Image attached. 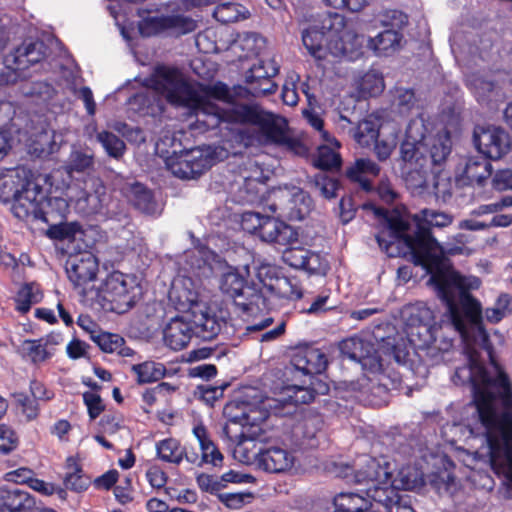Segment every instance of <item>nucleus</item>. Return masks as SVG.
<instances>
[{
	"mask_svg": "<svg viewBox=\"0 0 512 512\" xmlns=\"http://www.w3.org/2000/svg\"><path fill=\"white\" fill-rule=\"evenodd\" d=\"M431 284L437 296L447 306L451 322L466 344V352L478 374L471 379V392L484 386L485 381L495 382L499 377L510 379L498 362L494 346L483 326L480 303L470 293L467 279L447 267L430 273Z\"/></svg>",
	"mask_w": 512,
	"mask_h": 512,
	"instance_id": "1",
	"label": "nucleus"
},
{
	"mask_svg": "<svg viewBox=\"0 0 512 512\" xmlns=\"http://www.w3.org/2000/svg\"><path fill=\"white\" fill-rule=\"evenodd\" d=\"M371 209L386 223L390 239L386 240L383 232L376 235V241L389 256H393L389 252L390 246L397 242L403 243L409 249L413 263L429 274L450 266L443 247L432 234V228H444L452 224L453 217L450 214L422 209L411 218H405L397 209L388 210L372 203Z\"/></svg>",
	"mask_w": 512,
	"mask_h": 512,
	"instance_id": "2",
	"label": "nucleus"
},
{
	"mask_svg": "<svg viewBox=\"0 0 512 512\" xmlns=\"http://www.w3.org/2000/svg\"><path fill=\"white\" fill-rule=\"evenodd\" d=\"M470 405L475 409L470 432L483 437L492 459L506 461L505 477L512 482V381L499 377L495 382L485 381L475 390Z\"/></svg>",
	"mask_w": 512,
	"mask_h": 512,
	"instance_id": "3",
	"label": "nucleus"
},
{
	"mask_svg": "<svg viewBox=\"0 0 512 512\" xmlns=\"http://www.w3.org/2000/svg\"><path fill=\"white\" fill-rule=\"evenodd\" d=\"M150 81L151 88L162 93L168 103L186 108L189 116H195L197 128L213 130L225 123L230 108L207 100L176 68L158 67Z\"/></svg>",
	"mask_w": 512,
	"mask_h": 512,
	"instance_id": "4",
	"label": "nucleus"
},
{
	"mask_svg": "<svg viewBox=\"0 0 512 512\" xmlns=\"http://www.w3.org/2000/svg\"><path fill=\"white\" fill-rule=\"evenodd\" d=\"M41 194V187L33 181L32 173L16 167L0 172V201L13 202L12 213L19 220L28 217L32 208L31 198Z\"/></svg>",
	"mask_w": 512,
	"mask_h": 512,
	"instance_id": "5",
	"label": "nucleus"
},
{
	"mask_svg": "<svg viewBox=\"0 0 512 512\" xmlns=\"http://www.w3.org/2000/svg\"><path fill=\"white\" fill-rule=\"evenodd\" d=\"M328 39V52L334 57L354 59L361 54V37L347 27L346 18L336 12H326L317 25Z\"/></svg>",
	"mask_w": 512,
	"mask_h": 512,
	"instance_id": "6",
	"label": "nucleus"
},
{
	"mask_svg": "<svg viewBox=\"0 0 512 512\" xmlns=\"http://www.w3.org/2000/svg\"><path fill=\"white\" fill-rule=\"evenodd\" d=\"M100 291L107 308L118 314L133 308L142 296V287L137 278L120 271L108 274Z\"/></svg>",
	"mask_w": 512,
	"mask_h": 512,
	"instance_id": "7",
	"label": "nucleus"
},
{
	"mask_svg": "<svg viewBox=\"0 0 512 512\" xmlns=\"http://www.w3.org/2000/svg\"><path fill=\"white\" fill-rule=\"evenodd\" d=\"M224 121L257 126L269 141L277 144L287 142L285 127L279 119L272 112L264 111L256 105L242 104L230 108Z\"/></svg>",
	"mask_w": 512,
	"mask_h": 512,
	"instance_id": "8",
	"label": "nucleus"
},
{
	"mask_svg": "<svg viewBox=\"0 0 512 512\" xmlns=\"http://www.w3.org/2000/svg\"><path fill=\"white\" fill-rule=\"evenodd\" d=\"M220 290L231 297L245 314H252L267 307V299L261 289L249 285L247 279L236 269L229 270L221 276Z\"/></svg>",
	"mask_w": 512,
	"mask_h": 512,
	"instance_id": "9",
	"label": "nucleus"
},
{
	"mask_svg": "<svg viewBox=\"0 0 512 512\" xmlns=\"http://www.w3.org/2000/svg\"><path fill=\"white\" fill-rule=\"evenodd\" d=\"M408 24V15L393 9L385 13L383 25L385 29L376 36L370 37L368 47L378 57H389L401 50L406 42L403 28Z\"/></svg>",
	"mask_w": 512,
	"mask_h": 512,
	"instance_id": "10",
	"label": "nucleus"
},
{
	"mask_svg": "<svg viewBox=\"0 0 512 512\" xmlns=\"http://www.w3.org/2000/svg\"><path fill=\"white\" fill-rule=\"evenodd\" d=\"M280 66L275 59H259L244 75L245 90L253 97L272 95L278 90L274 78L279 74Z\"/></svg>",
	"mask_w": 512,
	"mask_h": 512,
	"instance_id": "11",
	"label": "nucleus"
},
{
	"mask_svg": "<svg viewBox=\"0 0 512 512\" xmlns=\"http://www.w3.org/2000/svg\"><path fill=\"white\" fill-rule=\"evenodd\" d=\"M473 143L477 150L490 160H499L511 148L510 135L501 127L477 125L473 131Z\"/></svg>",
	"mask_w": 512,
	"mask_h": 512,
	"instance_id": "12",
	"label": "nucleus"
},
{
	"mask_svg": "<svg viewBox=\"0 0 512 512\" xmlns=\"http://www.w3.org/2000/svg\"><path fill=\"white\" fill-rule=\"evenodd\" d=\"M196 27L194 19L179 14L149 16L138 22V31L142 37H151L163 32L180 36L193 32Z\"/></svg>",
	"mask_w": 512,
	"mask_h": 512,
	"instance_id": "13",
	"label": "nucleus"
},
{
	"mask_svg": "<svg viewBox=\"0 0 512 512\" xmlns=\"http://www.w3.org/2000/svg\"><path fill=\"white\" fill-rule=\"evenodd\" d=\"M323 426L322 414L310 410L304 413L291 429L290 441L294 449L304 452L317 448Z\"/></svg>",
	"mask_w": 512,
	"mask_h": 512,
	"instance_id": "14",
	"label": "nucleus"
},
{
	"mask_svg": "<svg viewBox=\"0 0 512 512\" xmlns=\"http://www.w3.org/2000/svg\"><path fill=\"white\" fill-rule=\"evenodd\" d=\"M311 386H287L284 389V396L277 400L281 407H275V414L279 416H288L297 412L298 405L310 404L315 400L317 394H326L329 386L320 381L311 382Z\"/></svg>",
	"mask_w": 512,
	"mask_h": 512,
	"instance_id": "15",
	"label": "nucleus"
},
{
	"mask_svg": "<svg viewBox=\"0 0 512 512\" xmlns=\"http://www.w3.org/2000/svg\"><path fill=\"white\" fill-rule=\"evenodd\" d=\"M33 205L29 209L28 220H41L48 226L56 222L66 219L69 205L67 201L61 197H47L44 198L42 193L31 198Z\"/></svg>",
	"mask_w": 512,
	"mask_h": 512,
	"instance_id": "16",
	"label": "nucleus"
},
{
	"mask_svg": "<svg viewBox=\"0 0 512 512\" xmlns=\"http://www.w3.org/2000/svg\"><path fill=\"white\" fill-rule=\"evenodd\" d=\"M47 46L42 40H24L5 57V63L14 71L23 72L46 58Z\"/></svg>",
	"mask_w": 512,
	"mask_h": 512,
	"instance_id": "17",
	"label": "nucleus"
},
{
	"mask_svg": "<svg viewBox=\"0 0 512 512\" xmlns=\"http://www.w3.org/2000/svg\"><path fill=\"white\" fill-rule=\"evenodd\" d=\"M368 496L383 507V512H415L393 482L387 485V480H383L381 483L371 485L368 488Z\"/></svg>",
	"mask_w": 512,
	"mask_h": 512,
	"instance_id": "18",
	"label": "nucleus"
},
{
	"mask_svg": "<svg viewBox=\"0 0 512 512\" xmlns=\"http://www.w3.org/2000/svg\"><path fill=\"white\" fill-rule=\"evenodd\" d=\"M66 273L75 287H84L97 277L99 265L91 253L71 255L66 261Z\"/></svg>",
	"mask_w": 512,
	"mask_h": 512,
	"instance_id": "19",
	"label": "nucleus"
},
{
	"mask_svg": "<svg viewBox=\"0 0 512 512\" xmlns=\"http://www.w3.org/2000/svg\"><path fill=\"white\" fill-rule=\"evenodd\" d=\"M427 150L426 143L403 141L400 146L401 159L405 163V168L409 174L416 173L418 181L416 186L425 184V177L428 173L427 169Z\"/></svg>",
	"mask_w": 512,
	"mask_h": 512,
	"instance_id": "20",
	"label": "nucleus"
},
{
	"mask_svg": "<svg viewBox=\"0 0 512 512\" xmlns=\"http://www.w3.org/2000/svg\"><path fill=\"white\" fill-rule=\"evenodd\" d=\"M258 237L266 243L288 246L298 241V232L275 217L265 216Z\"/></svg>",
	"mask_w": 512,
	"mask_h": 512,
	"instance_id": "21",
	"label": "nucleus"
},
{
	"mask_svg": "<svg viewBox=\"0 0 512 512\" xmlns=\"http://www.w3.org/2000/svg\"><path fill=\"white\" fill-rule=\"evenodd\" d=\"M190 322L195 337L210 341L218 336L222 327L226 324V318L224 315L217 316L210 308H206L205 310L193 311Z\"/></svg>",
	"mask_w": 512,
	"mask_h": 512,
	"instance_id": "22",
	"label": "nucleus"
},
{
	"mask_svg": "<svg viewBox=\"0 0 512 512\" xmlns=\"http://www.w3.org/2000/svg\"><path fill=\"white\" fill-rule=\"evenodd\" d=\"M292 366L304 375H318L328 366L326 354L319 348L306 347L298 350L291 358Z\"/></svg>",
	"mask_w": 512,
	"mask_h": 512,
	"instance_id": "23",
	"label": "nucleus"
},
{
	"mask_svg": "<svg viewBox=\"0 0 512 512\" xmlns=\"http://www.w3.org/2000/svg\"><path fill=\"white\" fill-rule=\"evenodd\" d=\"M380 171L381 167L376 162L369 158H359L346 168L345 176L350 182L359 184L361 190L370 193L375 188L369 176L376 178L379 176Z\"/></svg>",
	"mask_w": 512,
	"mask_h": 512,
	"instance_id": "24",
	"label": "nucleus"
},
{
	"mask_svg": "<svg viewBox=\"0 0 512 512\" xmlns=\"http://www.w3.org/2000/svg\"><path fill=\"white\" fill-rule=\"evenodd\" d=\"M163 94L152 88L132 95L128 99L130 108L140 116L159 117L165 110Z\"/></svg>",
	"mask_w": 512,
	"mask_h": 512,
	"instance_id": "25",
	"label": "nucleus"
},
{
	"mask_svg": "<svg viewBox=\"0 0 512 512\" xmlns=\"http://www.w3.org/2000/svg\"><path fill=\"white\" fill-rule=\"evenodd\" d=\"M124 196L131 205L146 215H155L158 212V203L154 193L140 182L127 184L122 189Z\"/></svg>",
	"mask_w": 512,
	"mask_h": 512,
	"instance_id": "26",
	"label": "nucleus"
},
{
	"mask_svg": "<svg viewBox=\"0 0 512 512\" xmlns=\"http://www.w3.org/2000/svg\"><path fill=\"white\" fill-rule=\"evenodd\" d=\"M194 336L193 326L181 317H175L166 325L163 340L166 346L174 351L184 349Z\"/></svg>",
	"mask_w": 512,
	"mask_h": 512,
	"instance_id": "27",
	"label": "nucleus"
},
{
	"mask_svg": "<svg viewBox=\"0 0 512 512\" xmlns=\"http://www.w3.org/2000/svg\"><path fill=\"white\" fill-rule=\"evenodd\" d=\"M35 499L27 491L19 488H0V512H32Z\"/></svg>",
	"mask_w": 512,
	"mask_h": 512,
	"instance_id": "28",
	"label": "nucleus"
},
{
	"mask_svg": "<svg viewBox=\"0 0 512 512\" xmlns=\"http://www.w3.org/2000/svg\"><path fill=\"white\" fill-rule=\"evenodd\" d=\"M192 433L199 443L202 466L212 465L213 467L221 468L223 466L224 456L211 439L207 427L200 422L193 427Z\"/></svg>",
	"mask_w": 512,
	"mask_h": 512,
	"instance_id": "29",
	"label": "nucleus"
},
{
	"mask_svg": "<svg viewBox=\"0 0 512 512\" xmlns=\"http://www.w3.org/2000/svg\"><path fill=\"white\" fill-rule=\"evenodd\" d=\"M294 457L280 447H269L258 454V465L267 472L281 473L293 466Z\"/></svg>",
	"mask_w": 512,
	"mask_h": 512,
	"instance_id": "30",
	"label": "nucleus"
},
{
	"mask_svg": "<svg viewBox=\"0 0 512 512\" xmlns=\"http://www.w3.org/2000/svg\"><path fill=\"white\" fill-rule=\"evenodd\" d=\"M90 338L104 353H117L121 357L134 355V350L126 346L125 339L119 334L92 330Z\"/></svg>",
	"mask_w": 512,
	"mask_h": 512,
	"instance_id": "31",
	"label": "nucleus"
},
{
	"mask_svg": "<svg viewBox=\"0 0 512 512\" xmlns=\"http://www.w3.org/2000/svg\"><path fill=\"white\" fill-rule=\"evenodd\" d=\"M426 145L427 169L432 171L434 166L444 163L451 153L452 141L450 133L445 131L442 134H437Z\"/></svg>",
	"mask_w": 512,
	"mask_h": 512,
	"instance_id": "32",
	"label": "nucleus"
},
{
	"mask_svg": "<svg viewBox=\"0 0 512 512\" xmlns=\"http://www.w3.org/2000/svg\"><path fill=\"white\" fill-rule=\"evenodd\" d=\"M65 467L68 470L63 479L65 488L77 493L86 491L91 484V479L84 473L78 459L69 456L66 459Z\"/></svg>",
	"mask_w": 512,
	"mask_h": 512,
	"instance_id": "33",
	"label": "nucleus"
},
{
	"mask_svg": "<svg viewBox=\"0 0 512 512\" xmlns=\"http://www.w3.org/2000/svg\"><path fill=\"white\" fill-rule=\"evenodd\" d=\"M49 339H25L17 349V353L23 358L28 359L32 364L39 365L52 357V353L47 350Z\"/></svg>",
	"mask_w": 512,
	"mask_h": 512,
	"instance_id": "34",
	"label": "nucleus"
},
{
	"mask_svg": "<svg viewBox=\"0 0 512 512\" xmlns=\"http://www.w3.org/2000/svg\"><path fill=\"white\" fill-rule=\"evenodd\" d=\"M131 372L136 376L138 385L158 382L167 375V368L161 362L146 360L131 366Z\"/></svg>",
	"mask_w": 512,
	"mask_h": 512,
	"instance_id": "35",
	"label": "nucleus"
},
{
	"mask_svg": "<svg viewBox=\"0 0 512 512\" xmlns=\"http://www.w3.org/2000/svg\"><path fill=\"white\" fill-rule=\"evenodd\" d=\"M302 42L309 54L318 60L326 58L328 39L317 26H310L302 32Z\"/></svg>",
	"mask_w": 512,
	"mask_h": 512,
	"instance_id": "36",
	"label": "nucleus"
},
{
	"mask_svg": "<svg viewBox=\"0 0 512 512\" xmlns=\"http://www.w3.org/2000/svg\"><path fill=\"white\" fill-rule=\"evenodd\" d=\"M42 298L43 292L39 284L36 282L24 283L14 297L15 309L21 314H26L32 305L41 302Z\"/></svg>",
	"mask_w": 512,
	"mask_h": 512,
	"instance_id": "37",
	"label": "nucleus"
},
{
	"mask_svg": "<svg viewBox=\"0 0 512 512\" xmlns=\"http://www.w3.org/2000/svg\"><path fill=\"white\" fill-rule=\"evenodd\" d=\"M268 291L279 298L288 300H299L303 296L302 287L296 278H289L281 273L274 278L273 283L269 282Z\"/></svg>",
	"mask_w": 512,
	"mask_h": 512,
	"instance_id": "38",
	"label": "nucleus"
},
{
	"mask_svg": "<svg viewBox=\"0 0 512 512\" xmlns=\"http://www.w3.org/2000/svg\"><path fill=\"white\" fill-rule=\"evenodd\" d=\"M354 476L357 483H371V485L381 483L383 480H388L391 477L387 469L382 467L373 457L367 458L365 464L355 471Z\"/></svg>",
	"mask_w": 512,
	"mask_h": 512,
	"instance_id": "39",
	"label": "nucleus"
},
{
	"mask_svg": "<svg viewBox=\"0 0 512 512\" xmlns=\"http://www.w3.org/2000/svg\"><path fill=\"white\" fill-rule=\"evenodd\" d=\"M81 233H83V229L79 222L62 220L48 226L45 236L53 241L72 243L76 240L77 234Z\"/></svg>",
	"mask_w": 512,
	"mask_h": 512,
	"instance_id": "40",
	"label": "nucleus"
},
{
	"mask_svg": "<svg viewBox=\"0 0 512 512\" xmlns=\"http://www.w3.org/2000/svg\"><path fill=\"white\" fill-rule=\"evenodd\" d=\"M470 87L480 104H489L497 100L500 95V89L493 80H487L482 76H473L470 80Z\"/></svg>",
	"mask_w": 512,
	"mask_h": 512,
	"instance_id": "41",
	"label": "nucleus"
},
{
	"mask_svg": "<svg viewBox=\"0 0 512 512\" xmlns=\"http://www.w3.org/2000/svg\"><path fill=\"white\" fill-rule=\"evenodd\" d=\"M384 88L383 76L376 70H369L359 77L357 81L358 92L364 98L376 97L383 92Z\"/></svg>",
	"mask_w": 512,
	"mask_h": 512,
	"instance_id": "42",
	"label": "nucleus"
},
{
	"mask_svg": "<svg viewBox=\"0 0 512 512\" xmlns=\"http://www.w3.org/2000/svg\"><path fill=\"white\" fill-rule=\"evenodd\" d=\"M333 512H362L367 508V500L356 493L342 492L333 499Z\"/></svg>",
	"mask_w": 512,
	"mask_h": 512,
	"instance_id": "43",
	"label": "nucleus"
},
{
	"mask_svg": "<svg viewBox=\"0 0 512 512\" xmlns=\"http://www.w3.org/2000/svg\"><path fill=\"white\" fill-rule=\"evenodd\" d=\"M489 159L470 158L465 166L464 174L470 182L482 184L492 175Z\"/></svg>",
	"mask_w": 512,
	"mask_h": 512,
	"instance_id": "44",
	"label": "nucleus"
},
{
	"mask_svg": "<svg viewBox=\"0 0 512 512\" xmlns=\"http://www.w3.org/2000/svg\"><path fill=\"white\" fill-rule=\"evenodd\" d=\"M157 456L164 462L179 465L182 462V445L175 438H166L156 444Z\"/></svg>",
	"mask_w": 512,
	"mask_h": 512,
	"instance_id": "45",
	"label": "nucleus"
},
{
	"mask_svg": "<svg viewBox=\"0 0 512 512\" xmlns=\"http://www.w3.org/2000/svg\"><path fill=\"white\" fill-rule=\"evenodd\" d=\"M379 137V125L374 119L360 121L354 130L353 138L361 147H369Z\"/></svg>",
	"mask_w": 512,
	"mask_h": 512,
	"instance_id": "46",
	"label": "nucleus"
},
{
	"mask_svg": "<svg viewBox=\"0 0 512 512\" xmlns=\"http://www.w3.org/2000/svg\"><path fill=\"white\" fill-rule=\"evenodd\" d=\"M367 346V343H365L361 338L350 337L340 342L339 349L344 357L355 362L362 363L369 354Z\"/></svg>",
	"mask_w": 512,
	"mask_h": 512,
	"instance_id": "47",
	"label": "nucleus"
},
{
	"mask_svg": "<svg viewBox=\"0 0 512 512\" xmlns=\"http://www.w3.org/2000/svg\"><path fill=\"white\" fill-rule=\"evenodd\" d=\"M443 469L428 474V481L431 485L435 486L438 490L444 488L449 489L455 482L453 470L455 468L454 462L447 456L442 459Z\"/></svg>",
	"mask_w": 512,
	"mask_h": 512,
	"instance_id": "48",
	"label": "nucleus"
},
{
	"mask_svg": "<svg viewBox=\"0 0 512 512\" xmlns=\"http://www.w3.org/2000/svg\"><path fill=\"white\" fill-rule=\"evenodd\" d=\"M396 487L403 490H413L423 484V473L412 466H403L392 481Z\"/></svg>",
	"mask_w": 512,
	"mask_h": 512,
	"instance_id": "49",
	"label": "nucleus"
},
{
	"mask_svg": "<svg viewBox=\"0 0 512 512\" xmlns=\"http://www.w3.org/2000/svg\"><path fill=\"white\" fill-rule=\"evenodd\" d=\"M342 164L341 155L328 145L318 147L317 156L314 159L315 167L322 171L340 169Z\"/></svg>",
	"mask_w": 512,
	"mask_h": 512,
	"instance_id": "50",
	"label": "nucleus"
},
{
	"mask_svg": "<svg viewBox=\"0 0 512 512\" xmlns=\"http://www.w3.org/2000/svg\"><path fill=\"white\" fill-rule=\"evenodd\" d=\"M97 140L110 157L119 159L124 155L126 150L125 142L114 133L103 130L97 134Z\"/></svg>",
	"mask_w": 512,
	"mask_h": 512,
	"instance_id": "51",
	"label": "nucleus"
},
{
	"mask_svg": "<svg viewBox=\"0 0 512 512\" xmlns=\"http://www.w3.org/2000/svg\"><path fill=\"white\" fill-rule=\"evenodd\" d=\"M13 397L17 408L20 410L21 414L25 417L27 422L34 421L38 418L40 414V406L38 401H36L34 398H31L24 392H16L13 394Z\"/></svg>",
	"mask_w": 512,
	"mask_h": 512,
	"instance_id": "52",
	"label": "nucleus"
},
{
	"mask_svg": "<svg viewBox=\"0 0 512 512\" xmlns=\"http://www.w3.org/2000/svg\"><path fill=\"white\" fill-rule=\"evenodd\" d=\"M243 8L241 4L235 2L220 3L215 7L213 16L224 24L236 22L241 18Z\"/></svg>",
	"mask_w": 512,
	"mask_h": 512,
	"instance_id": "53",
	"label": "nucleus"
},
{
	"mask_svg": "<svg viewBox=\"0 0 512 512\" xmlns=\"http://www.w3.org/2000/svg\"><path fill=\"white\" fill-rule=\"evenodd\" d=\"M201 95L207 100L216 99L224 102H230L232 95L230 89L224 82L218 81L215 84H199Z\"/></svg>",
	"mask_w": 512,
	"mask_h": 512,
	"instance_id": "54",
	"label": "nucleus"
},
{
	"mask_svg": "<svg viewBox=\"0 0 512 512\" xmlns=\"http://www.w3.org/2000/svg\"><path fill=\"white\" fill-rule=\"evenodd\" d=\"M314 185L326 199L335 198L340 188L339 180L325 173H317L314 176Z\"/></svg>",
	"mask_w": 512,
	"mask_h": 512,
	"instance_id": "55",
	"label": "nucleus"
},
{
	"mask_svg": "<svg viewBox=\"0 0 512 512\" xmlns=\"http://www.w3.org/2000/svg\"><path fill=\"white\" fill-rule=\"evenodd\" d=\"M262 37L256 32H245L239 35L236 45L244 52L245 57L258 55L261 49Z\"/></svg>",
	"mask_w": 512,
	"mask_h": 512,
	"instance_id": "56",
	"label": "nucleus"
},
{
	"mask_svg": "<svg viewBox=\"0 0 512 512\" xmlns=\"http://www.w3.org/2000/svg\"><path fill=\"white\" fill-rule=\"evenodd\" d=\"M206 160L190 161L185 160L178 163V169H174L173 173L182 179H192L201 175L207 168Z\"/></svg>",
	"mask_w": 512,
	"mask_h": 512,
	"instance_id": "57",
	"label": "nucleus"
},
{
	"mask_svg": "<svg viewBox=\"0 0 512 512\" xmlns=\"http://www.w3.org/2000/svg\"><path fill=\"white\" fill-rule=\"evenodd\" d=\"M330 266L327 259L318 252L309 250L305 261V267L302 270L310 275H326Z\"/></svg>",
	"mask_w": 512,
	"mask_h": 512,
	"instance_id": "58",
	"label": "nucleus"
},
{
	"mask_svg": "<svg viewBox=\"0 0 512 512\" xmlns=\"http://www.w3.org/2000/svg\"><path fill=\"white\" fill-rule=\"evenodd\" d=\"M228 386V383H223L216 386L210 384H202L197 386L196 394L198 395L199 399L203 400L206 404L213 406L217 400L223 397L224 391Z\"/></svg>",
	"mask_w": 512,
	"mask_h": 512,
	"instance_id": "59",
	"label": "nucleus"
},
{
	"mask_svg": "<svg viewBox=\"0 0 512 512\" xmlns=\"http://www.w3.org/2000/svg\"><path fill=\"white\" fill-rule=\"evenodd\" d=\"M511 301L512 298L508 294H501L498 297L495 306L485 310V317L487 321L490 323L500 322L505 317Z\"/></svg>",
	"mask_w": 512,
	"mask_h": 512,
	"instance_id": "60",
	"label": "nucleus"
},
{
	"mask_svg": "<svg viewBox=\"0 0 512 512\" xmlns=\"http://www.w3.org/2000/svg\"><path fill=\"white\" fill-rule=\"evenodd\" d=\"M309 250L303 247H290L284 250L283 260L292 268L303 269Z\"/></svg>",
	"mask_w": 512,
	"mask_h": 512,
	"instance_id": "61",
	"label": "nucleus"
},
{
	"mask_svg": "<svg viewBox=\"0 0 512 512\" xmlns=\"http://www.w3.org/2000/svg\"><path fill=\"white\" fill-rule=\"evenodd\" d=\"M83 402L87 407V413L91 420L98 418L105 410V404L98 393L86 391L82 395Z\"/></svg>",
	"mask_w": 512,
	"mask_h": 512,
	"instance_id": "62",
	"label": "nucleus"
},
{
	"mask_svg": "<svg viewBox=\"0 0 512 512\" xmlns=\"http://www.w3.org/2000/svg\"><path fill=\"white\" fill-rule=\"evenodd\" d=\"M19 440L16 432L5 424L0 425V454L7 455L18 446Z\"/></svg>",
	"mask_w": 512,
	"mask_h": 512,
	"instance_id": "63",
	"label": "nucleus"
},
{
	"mask_svg": "<svg viewBox=\"0 0 512 512\" xmlns=\"http://www.w3.org/2000/svg\"><path fill=\"white\" fill-rule=\"evenodd\" d=\"M264 215H261L258 212L247 211L244 212L241 216V228L243 231L257 235L262 226V222L264 220Z\"/></svg>",
	"mask_w": 512,
	"mask_h": 512,
	"instance_id": "64",
	"label": "nucleus"
}]
</instances>
